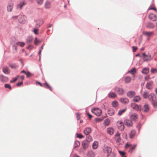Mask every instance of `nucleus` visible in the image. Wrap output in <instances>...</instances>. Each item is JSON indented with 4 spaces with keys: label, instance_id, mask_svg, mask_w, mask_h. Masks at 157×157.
Segmentation results:
<instances>
[{
    "label": "nucleus",
    "instance_id": "f257e3e1",
    "mask_svg": "<svg viewBox=\"0 0 157 157\" xmlns=\"http://www.w3.org/2000/svg\"><path fill=\"white\" fill-rule=\"evenodd\" d=\"M13 1L12 0L9 1L6 7L7 11L9 12L12 11L13 8Z\"/></svg>",
    "mask_w": 157,
    "mask_h": 157
},
{
    "label": "nucleus",
    "instance_id": "f03ea898",
    "mask_svg": "<svg viewBox=\"0 0 157 157\" xmlns=\"http://www.w3.org/2000/svg\"><path fill=\"white\" fill-rule=\"evenodd\" d=\"M91 111L93 113L97 116H100L101 114V110L98 108H94L92 109Z\"/></svg>",
    "mask_w": 157,
    "mask_h": 157
},
{
    "label": "nucleus",
    "instance_id": "7ed1b4c3",
    "mask_svg": "<svg viewBox=\"0 0 157 157\" xmlns=\"http://www.w3.org/2000/svg\"><path fill=\"white\" fill-rule=\"evenodd\" d=\"M18 21L20 23L24 24L26 22L27 17L24 15H21L19 17Z\"/></svg>",
    "mask_w": 157,
    "mask_h": 157
},
{
    "label": "nucleus",
    "instance_id": "20e7f679",
    "mask_svg": "<svg viewBox=\"0 0 157 157\" xmlns=\"http://www.w3.org/2000/svg\"><path fill=\"white\" fill-rule=\"evenodd\" d=\"M142 55L143 56V59L144 61H150L152 59L151 55L146 54L144 52L143 53Z\"/></svg>",
    "mask_w": 157,
    "mask_h": 157
},
{
    "label": "nucleus",
    "instance_id": "39448f33",
    "mask_svg": "<svg viewBox=\"0 0 157 157\" xmlns=\"http://www.w3.org/2000/svg\"><path fill=\"white\" fill-rule=\"evenodd\" d=\"M26 1L25 0H21L19 4H18L17 6V9L21 10L23 6L25 5L26 4Z\"/></svg>",
    "mask_w": 157,
    "mask_h": 157
},
{
    "label": "nucleus",
    "instance_id": "423d86ee",
    "mask_svg": "<svg viewBox=\"0 0 157 157\" xmlns=\"http://www.w3.org/2000/svg\"><path fill=\"white\" fill-rule=\"evenodd\" d=\"M117 125L118 129L120 130H123L124 128V127L123 123L122 121H120L117 122Z\"/></svg>",
    "mask_w": 157,
    "mask_h": 157
},
{
    "label": "nucleus",
    "instance_id": "0eeeda50",
    "mask_svg": "<svg viewBox=\"0 0 157 157\" xmlns=\"http://www.w3.org/2000/svg\"><path fill=\"white\" fill-rule=\"evenodd\" d=\"M124 124L128 127H131L133 124L132 121L131 120L126 119L124 122Z\"/></svg>",
    "mask_w": 157,
    "mask_h": 157
},
{
    "label": "nucleus",
    "instance_id": "6e6552de",
    "mask_svg": "<svg viewBox=\"0 0 157 157\" xmlns=\"http://www.w3.org/2000/svg\"><path fill=\"white\" fill-rule=\"evenodd\" d=\"M153 82L152 81L148 82L146 85V87L148 90H151L153 88Z\"/></svg>",
    "mask_w": 157,
    "mask_h": 157
},
{
    "label": "nucleus",
    "instance_id": "1a4fd4ad",
    "mask_svg": "<svg viewBox=\"0 0 157 157\" xmlns=\"http://www.w3.org/2000/svg\"><path fill=\"white\" fill-rule=\"evenodd\" d=\"M103 151L104 153L108 154L112 152V149L109 147L105 146L103 148Z\"/></svg>",
    "mask_w": 157,
    "mask_h": 157
},
{
    "label": "nucleus",
    "instance_id": "9d476101",
    "mask_svg": "<svg viewBox=\"0 0 157 157\" xmlns=\"http://www.w3.org/2000/svg\"><path fill=\"white\" fill-rule=\"evenodd\" d=\"M115 91L120 95H122L124 92L123 89L119 87H116L114 89Z\"/></svg>",
    "mask_w": 157,
    "mask_h": 157
},
{
    "label": "nucleus",
    "instance_id": "9b49d317",
    "mask_svg": "<svg viewBox=\"0 0 157 157\" xmlns=\"http://www.w3.org/2000/svg\"><path fill=\"white\" fill-rule=\"evenodd\" d=\"M138 118V115L135 113H132L130 116V119L132 121H136Z\"/></svg>",
    "mask_w": 157,
    "mask_h": 157
},
{
    "label": "nucleus",
    "instance_id": "f8f14e48",
    "mask_svg": "<svg viewBox=\"0 0 157 157\" xmlns=\"http://www.w3.org/2000/svg\"><path fill=\"white\" fill-rule=\"evenodd\" d=\"M148 17L149 19L153 21H155L157 20V16L153 13H150Z\"/></svg>",
    "mask_w": 157,
    "mask_h": 157
},
{
    "label": "nucleus",
    "instance_id": "ddd939ff",
    "mask_svg": "<svg viewBox=\"0 0 157 157\" xmlns=\"http://www.w3.org/2000/svg\"><path fill=\"white\" fill-rule=\"evenodd\" d=\"M44 23V20L42 19H38L36 21V27H39Z\"/></svg>",
    "mask_w": 157,
    "mask_h": 157
},
{
    "label": "nucleus",
    "instance_id": "4468645a",
    "mask_svg": "<svg viewBox=\"0 0 157 157\" xmlns=\"http://www.w3.org/2000/svg\"><path fill=\"white\" fill-rule=\"evenodd\" d=\"M156 98V97L155 95L153 93H151L148 96V99L151 101L154 100Z\"/></svg>",
    "mask_w": 157,
    "mask_h": 157
},
{
    "label": "nucleus",
    "instance_id": "2eb2a0df",
    "mask_svg": "<svg viewBox=\"0 0 157 157\" xmlns=\"http://www.w3.org/2000/svg\"><path fill=\"white\" fill-rule=\"evenodd\" d=\"M135 95V93L133 91H129L127 94V96L130 98H132Z\"/></svg>",
    "mask_w": 157,
    "mask_h": 157
},
{
    "label": "nucleus",
    "instance_id": "dca6fc26",
    "mask_svg": "<svg viewBox=\"0 0 157 157\" xmlns=\"http://www.w3.org/2000/svg\"><path fill=\"white\" fill-rule=\"evenodd\" d=\"M91 129L90 128H86L84 130L83 132L86 135H88L91 132Z\"/></svg>",
    "mask_w": 157,
    "mask_h": 157
},
{
    "label": "nucleus",
    "instance_id": "f3484780",
    "mask_svg": "<svg viewBox=\"0 0 157 157\" xmlns=\"http://www.w3.org/2000/svg\"><path fill=\"white\" fill-rule=\"evenodd\" d=\"M114 132V129L111 127H109L107 128V132L110 135L113 134Z\"/></svg>",
    "mask_w": 157,
    "mask_h": 157
},
{
    "label": "nucleus",
    "instance_id": "a211bd4d",
    "mask_svg": "<svg viewBox=\"0 0 157 157\" xmlns=\"http://www.w3.org/2000/svg\"><path fill=\"white\" fill-rule=\"evenodd\" d=\"M120 101L121 102L123 103L126 104L128 103L129 101L128 99L127 98H121L120 99Z\"/></svg>",
    "mask_w": 157,
    "mask_h": 157
},
{
    "label": "nucleus",
    "instance_id": "6ab92c4d",
    "mask_svg": "<svg viewBox=\"0 0 157 157\" xmlns=\"http://www.w3.org/2000/svg\"><path fill=\"white\" fill-rule=\"evenodd\" d=\"M149 109V106L147 104H145L142 110L143 111L145 112H147Z\"/></svg>",
    "mask_w": 157,
    "mask_h": 157
},
{
    "label": "nucleus",
    "instance_id": "aec40b11",
    "mask_svg": "<svg viewBox=\"0 0 157 157\" xmlns=\"http://www.w3.org/2000/svg\"><path fill=\"white\" fill-rule=\"evenodd\" d=\"M131 106L133 109L136 110L137 111L139 109V106L136 104H132Z\"/></svg>",
    "mask_w": 157,
    "mask_h": 157
},
{
    "label": "nucleus",
    "instance_id": "412c9836",
    "mask_svg": "<svg viewBox=\"0 0 157 157\" xmlns=\"http://www.w3.org/2000/svg\"><path fill=\"white\" fill-rule=\"evenodd\" d=\"M120 134L118 133H117L115 135L116 142L118 143H119L121 140V138L120 137Z\"/></svg>",
    "mask_w": 157,
    "mask_h": 157
},
{
    "label": "nucleus",
    "instance_id": "4be33fe9",
    "mask_svg": "<svg viewBox=\"0 0 157 157\" xmlns=\"http://www.w3.org/2000/svg\"><path fill=\"white\" fill-rule=\"evenodd\" d=\"M45 7L46 9H49L50 7L51 2L48 1H47L44 4Z\"/></svg>",
    "mask_w": 157,
    "mask_h": 157
},
{
    "label": "nucleus",
    "instance_id": "5701e85b",
    "mask_svg": "<svg viewBox=\"0 0 157 157\" xmlns=\"http://www.w3.org/2000/svg\"><path fill=\"white\" fill-rule=\"evenodd\" d=\"M136 134V131L135 130H131L129 132V137L131 139L133 138Z\"/></svg>",
    "mask_w": 157,
    "mask_h": 157
},
{
    "label": "nucleus",
    "instance_id": "b1692460",
    "mask_svg": "<svg viewBox=\"0 0 157 157\" xmlns=\"http://www.w3.org/2000/svg\"><path fill=\"white\" fill-rule=\"evenodd\" d=\"M143 34L147 36H150L153 34V32H143Z\"/></svg>",
    "mask_w": 157,
    "mask_h": 157
},
{
    "label": "nucleus",
    "instance_id": "393cba45",
    "mask_svg": "<svg viewBox=\"0 0 157 157\" xmlns=\"http://www.w3.org/2000/svg\"><path fill=\"white\" fill-rule=\"evenodd\" d=\"M0 80L3 82H6L8 80V78L3 75L0 76Z\"/></svg>",
    "mask_w": 157,
    "mask_h": 157
},
{
    "label": "nucleus",
    "instance_id": "a878e982",
    "mask_svg": "<svg viewBox=\"0 0 157 157\" xmlns=\"http://www.w3.org/2000/svg\"><path fill=\"white\" fill-rule=\"evenodd\" d=\"M108 97L111 98H115L117 97V95L114 93H110L108 94Z\"/></svg>",
    "mask_w": 157,
    "mask_h": 157
},
{
    "label": "nucleus",
    "instance_id": "bb28decb",
    "mask_svg": "<svg viewBox=\"0 0 157 157\" xmlns=\"http://www.w3.org/2000/svg\"><path fill=\"white\" fill-rule=\"evenodd\" d=\"M131 80V78L130 77L127 76L124 78V82L126 83H129Z\"/></svg>",
    "mask_w": 157,
    "mask_h": 157
},
{
    "label": "nucleus",
    "instance_id": "cd10ccee",
    "mask_svg": "<svg viewBox=\"0 0 157 157\" xmlns=\"http://www.w3.org/2000/svg\"><path fill=\"white\" fill-rule=\"evenodd\" d=\"M87 156L88 157H94L95 155L92 151H90L88 153Z\"/></svg>",
    "mask_w": 157,
    "mask_h": 157
},
{
    "label": "nucleus",
    "instance_id": "c85d7f7f",
    "mask_svg": "<svg viewBox=\"0 0 157 157\" xmlns=\"http://www.w3.org/2000/svg\"><path fill=\"white\" fill-rule=\"evenodd\" d=\"M43 85L46 88L52 91V87L47 83L45 82L43 84Z\"/></svg>",
    "mask_w": 157,
    "mask_h": 157
},
{
    "label": "nucleus",
    "instance_id": "c756f323",
    "mask_svg": "<svg viewBox=\"0 0 157 157\" xmlns=\"http://www.w3.org/2000/svg\"><path fill=\"white\" fill-rule=\"evenodd\" d=\"M147 27L148 28L152 29L154 28V26L153 23L151 22H148L147 25Z\"/></svg>",
    "mask_w": 157,
    "mask_h": 157
},
{
    "label": "nucleus",
    "instance_id": "7c9ffc66",
    "mask_svg": "<svg viewBox=\"0 0 157 157\" xmlns=\"http://www.w3.org/2000/svg\"><path fill=\"white\" fill-rule=\"evenodd\" d=\"M98 142L97 141H95L92 144V147L94 149H96L98 146Z\"/></svg>",
    "mask_w": 157,
    "mask_h": 157
},
{
    "label": "nucleus",
    "instance_id": "2f4dec72",
    "mask_svg": "<svg viewBox=\"0 0 157 157\" xmlns=\"http://www.w3.org/2000/svg\"><path fill=\"white\" fill-rule=\"evenodd\" d=\"M149 72V69L148 68H144L142 71V72L144 74H147Z\"/></svg>",
    "mask_w": 157,
    "mask_h": 157
},
{
    "label": "nucleus",
    "instance_id": "473e14b6",
    "mask_svg": "<svg viewBox=\"0 0 157 157\" xmlns=\"http://www.w3.org/2000/svg\"><path fill=\"white\" fill-rule=\"evenodd\" d=\"M140 98L139 96H137L135 97L133 99V101L135 102H138L140 100Z\"/></svg>",
    "mask_w": 157,
    "mask_h": 157
},
{
    "label": "nucleus",
    "instance_id": "72a5a7b5",
    "mask_svg": "<svg viewBox=\"0 0 157 157\" xmlns=\"http://www.w3.org/2000/svg\"><path fill=\"white\" fill-rule=\"evenodd\" d=\"M3 71L5 74H9L10 73L8 68L7 67H5L3 68Z\"/></svg>",
    "mask_w": 157,
    "mask_h": 157
},
{
    "label": "nucleus",
    "instance_id": "f704fd0d",
    "mask_svg": "<svg viewBox=\"0 0 157 157\" xmlns=\"http://www.w3.org/2000/svg\"><path fill=\"white\" fill-rule=\"evenodd\" d=\"M110 121L108 119H106L105 120L104 124L106 126H107L109 125L110 123Z\"/></svg>",
    "mask_w": 157,
    "mask_h": 157
},
{
    "label": "nucleus",
    "instance_id": "c9c22d12",
    "mask_svg": "<svg viewBox=\"0 0 157 157\" xmlns=\"http://www.w3.org/2000/svg\"><path fill=\"white\" fill-rule=\"evenodd\" d=\"M136 69L135 68H134L128 71V73H130L132 75H134L136 73Z\"/></svg>",
    "mask_w": 157,
    "mask_h": 157
},
{
    "label": "nucleus",
    "instance_id": "e433bc0d",
    "mask_svg": "<svg viewBox=\"0 0 157 157\" xmlns=\"http://www.w3.org/2000/svg\"><path fill=\"white\" fill-rule=\"evenodd\" d=\"M126 110V109H123L122 110H120L118 113V114L119 116L121 115L123 113H124Z\"/></svg>",
    "mask_w": 157,
    "mask_h": 157
},
{
    "label": "nucleus",
    "instance_id": "4c0bfd02",
    "mask_svg": "<svg viewBox=\"0 0 157 157\" xmlns=\"http://www.w3.org/2000/svg\"><path fill=\"white\" fill-rule=\"evenodd\" d=\"M86 140L87 141L90 142L92 140V137L89 135H86Z\"/></svg>",
    "mask_w": 157,
    "mask_h": 157
},
{
    "label": "nucleus",
    "instance_id": "58836bf2",
    "mask_svg": "<svg viewBox=\"0 0 157 157\" xmlns=\"http://www.w3.org/2000/svg\"><path fill=\"white\" fill-rule=\"evenodd\" d=\"M114 110L113 109L109 110L108 111V113L110 116H112L114 114Z\"/></svg>",
    "mask_w": 157,
    "mask_h": 157
},
{
    "label": "nucleus",
    "instance_id": "ea45409f",
    "mask_svg": "<svg viewBox=\"0 0 157 157\" xmlns=\"http://www.w3.org/2000/svg\"><path fill=\"white\" fill-rule=\"evenodd\" d=\"M148 93L147 91H145L144 92L143 94V97L145 98H148Z\"/></svg>",
    "mask_w": 157,
    "mask_h": 157
},
{
    "label": "nucleus",
    "instance_id": "a19ab883",
    "mask_svg": "<svg viewBox=\"0 0 157 157\" xmlns=\"http://www.w3.org/2000/svg\"><path fill=\"white\" fill-rule=\"evenodd\" d=\"M115 157V154L113 153V152H112L108 154L107 156V157Z\"/></svg>",
    "mask_w": 157,
    "mask_h": 157
},
{
    "label": "nucleus",
    "instance_id": "79ce46f5",
    "mask_svg": "<svg viewBox=\"0 0 157 157\" xmlns=\"http://www.w3.org/2000/svg\"><path fill=\"white\" fill-rule=\"evenodd\" d=\"M118 102L116 101H113L112 103V105L113 107H116L118 105Z\"/></svg>",
    "mask_w": 157,
    "mask_h": 157
},
{
    "label": "nucleus",
    "instance_id": "37998d69",
    "mask_svg": "<svg viewBox=\"0 0 157 157\" xmlns=\"http://www.w3.org/2000/svg\"><path fill=\"white\" fill-rule=\"evenodd\" d=\"M151 102H152V104L153 106L155 107L157 106V100L156 98L154 100L152 101Z\"/></svg>",
    "mask_w": 157,
    "mask_h": 157
},
{
    "label": "nucleus",
    "instance_id": "c03bdc74",
    "mask_svg": "<svg viewBox=\"0 0 157 157\" xmlns=\"http://www.w3.org/2000/svg\"><path fill=\"white\" fill-rule=\"evenodd\" d=\"M82 145L83 148L84 149H85L87 147L86 142L85 141H83L82 144Z\"/></svg>",
    "mask_w": 157,
    "mask_h": 157
},
{
    "label": "nucleus",
    "instance_id": "a18cd8bd",
    "mask_svg": "<svg viewBox=\"0 0 157 157\" xmlns=\"http://www.w3.org/2000/svg\"><path fill=\"white\" fill-rule=\"evenodd\" d=\"M136 145H134L131 148L129 151V152L131 153H132L133 150H134L136 147Z\"/></svg>",
    "mask_w": 157,
    "mask_h": 157
},
{
    "label": "nucleus",
    "instance_id": "49530a36",
    "mask_svg": "<svg viewBox=\"0 0 157 157\" xmlns=\"http://www.w3.org/2000/svg\"><path fill=\"white\" fill-rule=\"evenodd\" d=\"M5 87L6 88H8L9 90H11L12 89L10 85L7 84H5L4 85Z\"/></svg>",
    "mask_w": 157,
    "mask_h": 157
},
{
    "label": "nucleus",
    "instance_id": "de8ad7c7",
    "mask_svg": "<svg viewBox=\"0 0 157 157\" xmlns=\"http://www.w3.org/2000/svg\"><path fill=\"white\" fill-rule=\"evenodd\" d=\"M36 1L38 4L41 5L43 4L44 0H36Z\"/></svg>",
    "mask_w": 157,
    "mask_h": 157
},
{
    "label": "nucleus",
    "instance_id": "09e8293b",
    "mask_svg": "<svg viewBox=\"0 0 157 157\" xmlns=\"http://www.w3.org/2000/svg\"><path fill=\"white\" fill-rule=\"evenodd\" d=\"M17 44L19 45L21 47H23L25 45V44L24 42H18L17 43Z\"/></svg>",
    "mask_w": 157,
    "mask_h": 157
},
{
    "label": "nucleus",
    "instance_id": "8fccbe9b",
    "mask_svg": "<svg viewBox=\"0 0 157 157\" xmlns=\"http://www.w3.org/2000/svg\"><path fill=\"white\" fill-rule=\"evenodd\" d=\"M9 66L13 69L15 68L16 67V65L14 64H9Z\"/></svg>",
    "mask_w": 157,
    "mask_h": 157
},
{
    "label": "nucleus",
    "instance_id": "3c124183",
    "mask_svg": "<svg viewBox=\"0 0 157 157\" xmlns=\"http://www.w3.org/2000/svg\"><path fill=\"white\" fill-rule=\"evenodd\" d=\"M80 145V143L78 141H76L75 143V147H78Z\"/></svg>",
    "mask_w": 157,
    "mask_h": 157
},
{
    "label": "nucleus",
    "instance_id": "603ef678",
    "mask_svg": "<svg viewBox=\"0 0 157 157\" xmlns=\"http://www.w3.org/2000/svg\"><path fill=\"white\" fill-rule=\"evenodd\" d=\"M38 29L36 28H34L33 30V32L35 34H38Z\"/></svg>",
    "mask_w": 157,
    "mask_h": 157
},
{
    "label": "nucleus",
    "instance_id": "864d4df0",
    "mask_svg": "<svg viewBox=\"0 0 157 157\" xmlns=\"http://www.w3.org/2000/svg\"><path fill=\"white\" fill-rule=\"evenodd\" d=\"M154 10L155 11H156L157 12V11L156 10V9L155 7H151V6H150L149 7V8H148V10Z\"/></svg>",
    "mask_w": 157,
    "mask_h": 157
},
{
    "label": "nucleus",
    "instance_id": "5fc2aeb1",
    "mask_svg": "<svg viewBox=\"0 0 157 157\" xmlns=\"http://www.w3.org/2000/svg\"><path fill=\"white\" fill-rule=\"evenodd\" d=\"M77 136L78 138H82L83 137V136L80 134H77Z\"/></svg>",
    "mask_w": 157,
    "mask_h": 157
},
{
    "label": "nucleus",
    "instance_id": "6e6d98bb",
    "mask_svg": "<svg viewBox=\"0 0 157 157\" xmlns=\"http://www.w3.org/2000/svg\"><path fill=\"white\" fill-rule=\"evenodd\" d=\"M150 78L149 75H147L145 77V80L148 81L150 79Z\"/></svg>",
    "mask_w": 157,
    "mask_h": 157
},
{
    "label": "nucleus",
    "instance_id": "4d7b16f0",
    "mask_svg": "<svg viewBox=\"0 0 157 157\" xmlns=\"http://www.w3.org/2000/svg\"><path fill=\"white\" fill-rule=\"evenodd\" d=\"M132 48L133 49V52H136L137 49V47L134 46L132 47Z\"/></svg>",
    "mask_w": 157,
    "mask_h": 157
},
{
    "label": "nucleus",
    "instance_id": "13d9d810",
    "mask_svg": "<svg viewBox=\"0 0 157 157\" xmlns=\"http://www.w3.org/2000/svg\"><path fill=\"white\" fill-rule=\"evenodd\" d=\"M76 117H77V119L78 120L80 119V115L78 113H76Z\"/></svg>",
    "mask_w": 157,
    "mask_h": 157
},
{
    "label": "nucleus",
    "instance_id": "bf43d9fd",
    "mask_svg": "<svg viewBox=\"0 0 157 157\" xmlns=\"http://www.w3.org/2000/svg\"><path fill=\"white\" fill-rule=\"evenodd\" d=\"M39 41L37 40V38H35V40H34V44H35V45H37V44L38 42Z\"/></svg>",
    "mask_w": 157,
    "mask_h": 157
},
{
    "label": "nucleus",
    "instance_id": "052dcab7",
    "mask_svg": "<svg viewBox=\"0 0 157 157\" xmlns=\"http://www.w3.org/2000/svg\"><path fill=\"white\" fill-rule=\"evenodd\" d=\"M25 74L26 75L27 77L31 76V74L29 72H26Z\"/></svg>",
    "mask_w": 157,
    "mask_h": 157
},
{
    "label": "nucleus",
    "instance_id": "680f3d73",
    "mask_svg": "<svg viewBox=\"0 0 157 157\" xmlns=\"http://www.w3.org/2000/svg\"><path fill=\"white\" fill-rule=\"evenodd\" d=\"M119 152L121 155H122V156L124 155L125 154V153L123 151H119Z\"/></svg>",
    "mask_w": 157,
    "mask_h": 157
},
{
    "label": "nucleus",
    "instance_id": "e2e57ef3",
    "mask_svg": "<svg viewBox=\"0 0 157 157\" xmlns=\"http://www.w3.org/2000/svg\"><path fill=\"white\" fill-rule=\"evenodd\" d=\"M156 69L155 68H152L151 70V71L152 73H154L156 71Z\"/></svg>",
    "mask_w": 157,
    "mask_h": 157
},
{
    "label": "nucleus",
    "instance_id": "0e129e2a",
    "mask_svg": "<svg viewBox=\"0 0 157 157\" xmlns=\"http://www.w3.org/2000/svg\"><path fill=\"white\" fill-rule=\"evenodd\" d=\"M17 80V78H14V79H13V80H11L10 81V82L11 83H13V82H14L15 81H16Z\"/></svg>",
    "mask_w": 157,
    "mask_h": 157
},
{
    "label": "nucleus",
    "instance_id": "69168bd1",
    "mask_svg": "<svg viewBox=\"0 0 157 157\" xmlns=\"http://www.w3.org/2000/svg\"><path fill=\"white\" fill-rule=\"evenodd\" d=\"M131 145L130 144H128V143H127L125 145V147L126 148H128L129 147L131 146Z\"/></svg>",
    "mask_w": 157,
    "mask_h": 157
},
{
    "label": "nucleus",
    "instance_id": "338daca9",
    "mask_svg": "<svg viewBox=\"0 0 157 157\" xmlns=\"http://www.w3.org/2000/svg\"><path fill=\"white\" fill-rule=\"evenodd\" d=\"M36 84H38L41 86H43V85L41 83L38 81L36 82Z\"/></svg>",
    "mask_w": 157,
    "mask_h": 157
},
{
    "label": "nucleus",
    "instance_id": "774afa93",
    "mask_svg": "<svg viewBox=\"0 0 157 157\" xmlns=\"http://www.w3.org/2000/svg\"><path fill=\"white\" fill-rule=\"evenodd\" d=\"M22 83L23 82L22 81L19 82L17 84V86H20L22 84Z\"/></svg>",
    "mask_w": 157,
    "mask_h": 157
}]
</instances>
